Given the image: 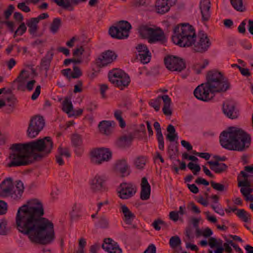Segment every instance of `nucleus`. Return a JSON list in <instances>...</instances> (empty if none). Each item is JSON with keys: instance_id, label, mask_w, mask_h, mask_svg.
<instances>
[{"instance_id": "09e8293b", "label": "nucleus", "mask_w": 253, "mask_h": 253, "mask_svg": "<svg viewBox=\"0 0 253 253\" xmlns=\"http://www.w3.org/2000/svg\"><path fill=\"white\" fill-rule=\"evenodd\" d=\"M7 221L5 218L0 220V235H5L7 234Z\"/></svg>"}, {"instance_id": "c03bdc74", "label": "nucleus", "mask_w": 253, "mask_h": 253, "mask_svg": "<svg viewBox=\"0 0 253 253\" xmlns=\"http://www.w3.org/2000/svg\"><path fill=\"white\" fill-rule=\"evenodd\" d=\"M61 19L58 18H55L53 19V22L51 24L50 31L53 34L56 33L60 27L61 26Z\"/></svg>"}, {"instance_id": "0e129e2a", "label": "nucleus", "mask_w": 253, "mask_h": 253, "mask_svg": "<svg viewBox=\"0 0 253 253\" xmlns=\"http://www.w3.org/2000/svg\"><path fill=\"white\" fill-rule=\"evenodd\" d=\"M206 215V219L210 222L215 223L217 221V219L215 216L210 213L209 211L204 212Z\"/></svg>"}, {"instance_id": "423d86ee", "label": "nucleus", "mask_w": 253, "mask_h": 253, "mask_svg": "<svg viewBox=\"0 0 253 253\" xmlns=\"http://www.w3.org/2000/svg\"><path fill=\"white\" fill-rule=\"evenodd\" d=\"M253 166L245 167L244 170L241 172L238 176V186L241 187V193L246 201H252L253 197L251 193L253 191Z\"/></svg>"}, {"instance_id": "4d7b16f0", "label": "nucleus", "mask_w": 253, "mask_h": 253, "mask_svg": "<svg viewBox=\"0 0 253 253\" xmlns=\"http://www.w3.org/2000/svg\"><path fill=\"white\" fill-rule=\"evenodd\" d=\"M27 30V27L24 23H22L17 29L15 32L14 37L15 38L17 35L22 36L25 33Z\"/></svg>"}, {"instance_id": "680f3d73", "label": "nucleus", "mask_w": 253, "mask_h": 253, "mask_svg": "<svg viewBox=\"0 0 253 253\" xmlns=\"http://www.w3.org/2000/svg\"><path fill=\"white\" fill-rule=\"evenodd\" d=\"M108 224V220L104 216L101 217L99 220L97 225L101 228H106Z\"/></svg>"}, {"instance_id": "3c124183", "label": "nucleus", "mask_w": 253, "mask_h": 253, "mask_svg": "<svg viewBox=\"0 0 253 253\" xmlns=\"http://www.w3.org/2000/svg\"><path fill=\"white\" fill-rule=\"evenodd\" d=\"M60 194V191L56 186H52L50 192V200L54 201L57 199Z\"/></svg>"}, {"instance_id": "e2e57ef3", "label": "nucleus", "mask_w": 253, "mask_h": 253, "mask_svg": "<svg viewBox=\"0 0 253 253\" xmlns=\"http://www.w3.org/2000/svg\"><path fill=\"white\" fill-rule=\"evenodd\" d=\"M200 233L201 235H202L204 237H208L211 236L212 234L213 233H212V231H211V230L210 228L207 227L206 228L201 229L200 231Z\"/></svg>"}, {"instance_id": "69168bd1", "label": "nucleus", "mask_w": 253, "mask_h": 253, "mask_svg": "<svg viewBox=\"0 0 253 253\" xmlns=\"http://www.w3.org/2000/svg\"><path fill=\"white\" fill-rule=\"evenodd\" d=\"M58 152L59 155L62 157L67 158L70 157V153L67 148H59L58 149Z\"/></svg>"}, {"instance_id": "9d476101", "label": "nucleus", "mask_w": 253, "mask_h": 253, "mask_svg": "<svg viewBox=\"0 0 253 253\" xmlns=\"http://www.w3.org/2000/svg\"><path fill=\"white\" fill-rule=\"evenodd\" d=\"M112 156L111 151L109 148L104 147L93 149L89 153L91 162L97 165L110 161Z\"/></svg>"}, {"instance_id": "8fccbe9b", "label": "nucleus", "mask_w": 253, "mask_h": 253, "mask_svg": "<svg viewBox=\"0 0 253 253\" xmlns=\"http://www.w3.org/2000/svg\"><path fill=\"white\" fill-rule=\"evenodd\" d=\"M231 3L233 7L238 11H243L245 9L243 0H231Z\"/></svg>"}, {"instance_id": "5fc2aeb1", "label": "nucleus", "mask_w": 253, "mask_h": 253, "mask_svg": "<svg viewBox=\"0 0 253 253\" xmlns=\"http://www.w3.org/2000/svg\"><path fill=\"white\" fill-rule=\"evenodd\" d=\"M114 116L116 119L119 121L120 126L121 127L126 126V123L122 118V113L120 110H116L114 112Z\"/></svg>"}, {"instance_id": "49530a36", "label": "nucleus", "mask_w": 253, "mask_h": 253, "mask_svg": "<svg viewBox=\"0 0 253 253\" xmlns=\"http://www.w3.org/2000/svg\"><path fill=\"white\" fill-rule=\"evenodd\" d=\"M214 253H233V250L231 246L223 245L220 246L218 249H216Z\"/></svg>"}, {"instance_id": "864d4df0", "label": "nucleus", "mask_w": 253, "mask_h": 253, "mask_svg": "<svg viewBox=\"0 0 253 253\" xmlns=\"http://www.w3.org/2000/svg\"><path fill=\"white\" fill-rule=\"evenodd\" d=\"M187 167L194 175L197 174L201 170V167L199 165L193 162H190L188 164Z\"/></svg>"}, {"instance_id": "f3484780", "label": "nucleus", "mask_w": 253, "mask_h": 253, "mask_svg": "<svg viewBox=\"0 0 253 253\" xmlns=\"http://www.w3.org/2000/svg\"><path fill=\"white\" fill-rule=\"evenodd\" d=\"M117 57L116 53L111 50L102 52L96 59V63L100 67H103L112 63Z\"/></svg>"}, {"instance_id": "79ce46f5", "label": "nucleus", "mask_w": 253, "mask_h": 253, "mask_svg": "<svg viewBox=\"0 0 253 253\" xmlns=\"http://www.w3.org/2000/svg\"><path fill=\"white\" fill-rule=\"evenodd\" d=\"M237 215L245 222H249L251 220V215L243 209L238 210Z\"/></svg>"}, {"instance_id": "5701e85b", "label": "nucleus", "mask_w": 253, "mask_h": 253, "mask_svg": "<svg viewBox=\"0 0 253 253\" xmlns=\"http://www.w3.org/2000/svg\"><path fill=\"white\" fill-rule=\"evenodd\" d=\"M13 181L11 177L4 179L0 184V197H7L9 196L12 188H13Z\"/></svg>"}, {"instance_id": "f704fd0d", "label": "nucleus", "mask_w": 253, "mask_h": 253, "mask_svg": "<svg viewBox=\"0 0 253 253\" xmlns=\"http://www.w3.org/2000/svg\"><path fill=\"white\" fill-rule=\"evenodd\" d=\"M207 163L210 165V169L216 173H219L225 170L226 168V166L224 163H219L213 161H209Z\"/></svg>"}, {"instance_id": "f8f14e48", "label": "nucleus", "mask_w": 253, "mask_h": 253, "mask_svg": "<svg viewBox=\"0 0 253 253\" xmlns=\"http://www.w3.org/2000/svg\"><path fill=\"white\" fill-rule=\"evenodd\" d=\"M73 54L74 56L73 59H67L64 60V64L65 65H68L71 63L81 64L83 62H88L89 61L91 52L90 50L80 46L74 50Z\"/></svg>"}, {"instance_id": "dca6fc26", "label": "nucleus", "mask_w": 253, "mask_h": 253, "mask_svg": "<svg viewBox=\"0 0 253 253\" xmlns=\"http://www.w3.org/2000/svg\"><path fill=\"white\" fill-rule=\"evenodd\" d=\"M62 109L69 117L77 118L81 116L83 112V109L82 108L74 109L71 99L68 98H66L63 101Z\"/></svg>"}, {"instance_id": "6ab92c4d", "label": "nucleus", "mask_w": 253, "mask_h": 253, "mask_svg": "<svg viewBox=\"0 0 253 253\" xmlns=\"http://www.w3.org/2000/svg\"><path fill=\"white\" fill-rule=\"evenodd\" d=\"M137 57L143 64H147L150 61L151 54L146 45L139 44L136 46Z\"/></svg>"}, {"instance_id": "603ef678", "label": "nucleus", "mask_w": 253, "mask_h": 253, "mask_svg": "<svg viewBox=\"0 0 253 253\" xmlns=\"http://www.w3.org/2000/svg\"><path fill=\"white\" fill-rule=\"evenodd\" d=\"M161 99H162V97H158L155 99L150 100L149 104L152 107L154 108L156 111H158L160 108Z\"/></svg>"}, {"instance_id": "c756f323", "label": "nucleus", "mask_w": 253, "mask_h": 253, "mask_svg": "<svg viewBox=\"0 0 253 253\" xmlns=\"http://www.w3.org/2000/svg\"><path fill=\"white\" fill-rule=\"evenodd\" d=\"M24 189L23 183L21 181H17L16 185L15 186L13 185V188L9 196L14 199H19L21 197Z\"/></svg>"}, {"instance_id": "a211bd4d", "label": "nucleus", "mask_w": 253, "mask_h": 253, "mask_svg": "<svg viewBox=\"0 0 253 253\" xmlns=\"http://www.w3.org/2000/svg\"><path fill=\"white\" fill-rule=\"evenodd\" d=\"M107 177L103 174H97L89 180V185L94 191L101 190L105 186Z\"/></svg>"}, {"instance_id": "6e6d98bb", "label": "nucleus", "mask_w": 253, "mask_h": 253, "mask_svg": "<svg viewBox=\"0 0 253 253\" xmlns=\"http://www.w3.org/2000/svg\"><path fill=\"white\" fill-rule=\"evenodd\" d=\"M211 187L215 190L218 191H224L226 190L227 187L219 183H217L214 181H211Z\"/></svg>"}, {"instance_id": "cd10ccee", "label": "nucleus", "mask_w": 253, "mask_h": 253, "mask_svg": "<svg viewBox=\"0 0 253 253\" xmlns=\"http://www.w3.org/2000/svg\"><path fill=\"white\" fill-rule=\"evenodd\" d=\"M211 2L209 0H201L200 3V8L202 14V19L207 21L210 17V9Z\"/></svg>"}, {"instance_id": "9b49d317", "label": "nucleus", "mask_w": 253, "mask_h": 253, "mask_svg": "<svg viewBox=\"0 0 253 253\" xmlns=\"http://www.w3.org/2000/svg\"><path fill=\"white\" fill-rule=\"evenodd\" d=\"M45 125L44 120L42 116L37 115L31 117L27 130V136L33 139L43 129Z\"/></svg>"}, {"instance_id": "412c9836", "label": "nucleus", "mask_w": 253, "mask_h": 253, "mask_svg": "<svg viewBox=\"0 0 253 253\" xmlns=\"http://www.w3.org/2000/svg\"><path fill=\"white\" fill-rule=\"evenodd\" d=\"M175 0H157L155 6V11L160 14H164L169 11Z\"/></svg>"}, {"instance_id": "7ed1b4c3", "label": "nucleus", "mask_w": 253, "mask_h": 253, "mask_svg": "<svg viewBox=\"0 0 253 253\" xmlns=\"http://www.w3.org/2000/svg\"><path fill=\"white\" fill-rule=\"evenodd\" d=\"M230 86L229 83L220 72L211 71L207 74L206 82L198 86L194 94L198 99L208 101L212 98V93L226 91Z\"/></svg>"}, {"instance_id": "bb28decb", "label": "nucleus", "mask_w": 253, "mask_h": 253, "mask_svg": "<svg viewBox=\"0 0 253 253\" xmlns=\"http://www.w3.org/2000/svg\"><path fill=\"white\" fill-rule=\"evenodd\" d=\"M114 126L113 121H102L99 124L98 128L101 133L109 135L112 132Z\"/></svg>"}, {"instance_id": "393cba45", "label": "nucleus", "mask_w": 253, "mask_h": 253, "mask_svg": "<svg viewBox=\"0 0 253 253\" xmlns=\"http://www.w3.org/2000/svg\"><path fill=\"white\" fill-rule=\"evenodd\" d=\"M72 145L74 147L75 152L80 154L84 150V145L82 136L77 133L73 134L71 138Z\"/></svg>"}, {"instance_id": "4c0bfd02", "label": "nucleus", "mask_w": 253, "mask_h": 253, "mask_svg": "<svg viewBox=\"0 0 253 253\" xmlns=\"http://www.w3.org/2000/svg\"><path fill=\"white\" fill-rule=\"evenodd\" d=\"M37 18H31L27 20L26 24L29 27V31L31 34H35L38 30V23Z\"/></svg>"}, {"instance_id": "f03ea898", "label": "nucleus", "mask_w": 253, "mask_h": 253, "mask_svg": "<svg viewBox=\"0 0 253 253\" xmlns=\"http://www.w3.org/2000/svg\"><path fill=\"white\" fill-rule=\"evenodd\" d=\"M45 141H47V136L26 143L13 144L10 148L14 152L10 155L11 161L7 166L11 168L29 165L33 162L32 155L35 160H41L47 153Z\"/></svg>"}, {"instance_id": "774afa93", "label": "nucleus", "mask_w": 253, "mask_h": 253, "mask_svg": "<svg viewBox=\"0 0 253 253\" xmlns=\"http://www.w3.org/2000/svg\"><path fill=\"white\" fill-rule=\"evenodd\" d=\"M17 7L25 12H29L31 10L30 7L24 2L19 3L17 4Z\"/></svg>"}, {"instance_id": "c9c22d12", "label": "nucleus", "mask_w": 253, "mask_h": 253, "mask_svg": "<svg viewBox=\"0 0 253 253\" xmlns=\"http://www.w3.org/2000/svg\"><path fill=\"white\" fill-rule=\"evenodd\" d=\"M209 61L207 59H203L197 62L193 66V70L197 74L201 73L203 70L205 69L209 65Z\"/></svg>"}, {"instance_id": "b1692460", "label": "nucleus", "mask_w": 253, "mask_h": 253, "mask_svg": "<svg viewBox=\"0 0 253 253\" xmlns=\"http://www.w3.org/2000/svg\"><path fill=\"white\" fill-rule=\"evenodd\" d=\"M102 247L104 250L109 253H122V250L118 243L110 238L105 239Z\"/></svg>"}, {"instance_id": "c85d7f7f", "label": "nucleus", "mask_w": 253, "mask_h": 253, "mask_svg": "<svg viewBox=\"0 0 253 253\" xmlns=\"http://www.w3.org/2000/svg\"><path fill=\"white\" fill-rule=\"evenodd\" d=\"M120 210L121 212H122L123 214V219L124 221L126 224H131L135 217L134 214L125 205H121Z\"/></svg>"}, {"instance_id": "ea45409f", "label": "nucleus", "mask_w": 253, "mask_h": 253, "mask_svg": "<svg viewBox=\"0 0 253 253\" xmlns=\"http://www.w3.org/2000/svg\"><path fill=\"white\" fill-rule=\"evenodd\" d=\"M147 162V159L145 157L140 156L136 158L133 161V165L137 169H142Z\"/></svg>"}, {"instance_id": "e433bc0d", "label": "nucleus", "mask_w": 253, "mask_h": 253, "mask_svg": "<svg viewBox=\"0 0 253 253\" xmlns=\"http://www.w3.org/2000/svg\"><path fill=\"white\" fill-rule=\"evenodd\" d=\"M6 102L8 108L6 109V112L8 114L11 113L15 107L18 101L14 95H11L6 98Z\"/></svg>"}, {"instance_id": "f257e3e1", "label": "nucleus", "mask_w": 253, "mask_h": 253, "mask_svg": "<svg viewBox=\"0 0 253 253\" xmlns=\"http://www.w3.org/2000/svg\"><path fill=\"white\" fill-rule=\"evenodd\" d=\"M42 203L38 199H32L20 207L15 217L17 230L28 236L35 244L44 245L47 241V219Z\"/></svg>"}, {"instance_id": "2f4dec72", "label": "nucleus", "mask_w": 253, "mask_h": 253, "mask_svg": "<svg viewBox=\"0 0 253 253\" xmlns=\"http://www.w3.org/2000/svg\"><path fill=\"white\" fill-rule=\"evenodd\" d=\"M82 206L80 203H74L71 207L69 211V215L72 220L78 219L80 216V212Z\"/></svg>"}, {"instance_id": "7c9ffc66", "label": "nucleus", "mask_w": 253, "mask_h": 253, "mask_svg": "<svg viewBox=\"0 0 253 253\" xmlns=\"http://www.w3.org/2000/svg\"><path fill=\"white\" fill-rule=\"evenodd\" d=\"M62 74L68 78H77L82 75V72L79 67L74 66L73 70L70 69L63 70Z\"/></svg>"}, {"instance_id": "a878e982", "label": "nucleus", "mask_w": 253, "mask_h": 253, "mask_svg": "<svg viewBox=\"0 0 253 253\" xmlns=\"http://www.w3.org/2000/svg\"><path fill=\"white\" fill-rule=\"evenodd\" d=\"M140 198L142 200H147L150 198L151 186L145 177H143L140 184Z\"/></svg>"}, {"instance_id": "2eb2a0df", "label": "nucleus", "mask_w": 253, "mask_h": 253, "mask_svg": "<svg viewBox=\"0 0 253 253\" xmlns=\"http://www.w3.org/2000/svg\"><path fill=\"white\" fill-rule=\"evenodd\" d=\"M211 45V41L205 34H199L195 43L193 44L195 50L201 52L207 51Z\"/></svg>"}, {"instance_id": "37998d69", "label": "nucleus", "mask_w": 253, "mask_h": 253, "mask_svg": "<svg viewBox=\"0 0 253 253\" xmlns=\"http://www.w3.org/2000/svg\"><path fill=\"white\" fill-rule=\"evenodd\" d=\"M168 134L167 136V138L170 141H174L175 140L177 135L175 133V130L174 126L172 125H169L167 128Z\"/></svg>"}, {"instance_id": "4468645a", "label": "nucleus", "mask_w": 253, "mask_h": 253, "mask_svg": "<svg viewBox=\"0 0 253 253\" xmlns=\"http://www.w3.org/2000/svg\"><path fill=\"white\" fill-rule=\"evenodd\" d=\"M136 192L135 186L130 183H123L117 189L119 197L123 200H126L133 196Z\"/></svg>"}, {"instance_id": "4be33fe9", "label": "nucleus", "mask_w": 253, "mask_h": 253, "mask_svg": "<svg viewBox=\"0 0 253 253\" xmlns=\"http://www.w3.org/2000/svg\"><path fill=\"white\" fill-rule=\"evenodd\" d=\"M115 169L123 177L128 176L130 173V167L126 159L118 160L115 164Z\"/></svg>"}, {"instance_id": "052dcab7", "label": "nucleus", "mask_w": 253, "mask_h": 253, "mask_svg": "<svg viewBox=\"0 0 253 253\" xmlns=\"http://www.w3.org/2000/svg\"><path fill=\"white\" fill-rule=\"evenodd\" d=\"M7 209V204L4 201L0 200V215L6 214Z\"/></svg>"}, {"instance_id": "0eeeda50", "label": "nucleus", "mask_w": 253, "mask_h": 253, "mask_svg": "<svg viewBox=\"0 0 253 253\" xmlns=\"http://www.w3.org/2000/svg\"><path fill=\"white\" fill-rule=\"evenodd\" d=\"M140 36L148 40L150 43H163L167 41L163 30L155 25H144L139 28Z\"/></svg>"}, {"instance_id": "39448f33", "label": "nucleus", "mask_w": 253, "mask_h": 253, "mask_svg": "<svg viewBox=\"0 0 253 253\" xmlns=\"http://www.w3.org/2000/svg\"><path fill=\"white\" fill-rule=\"evenodd\" d=\"M171 39L180 47L191 46L196 40L195 29L189 24L178 25L173 28Z\"/></svg>"}, {"instance_id": "a18cd8bd", "label": "nucleus", "mask_w": 253, "mask_h": 253, "mask_svg": "<svg viewBox=\"0 0 253 253\" xmlns=\"http://www.w3.org/2000/svg\"><path fill=\"white\" fill-rule=\"evenodd\" d=\"M55 239L53 224L48 221V244L52 243Z\"/></svg>"}, {"instance_id": "20e7f679", "label": "nucleus", "mask_w": 253, "mask_h": 253, "mask_svg": "<svg viewBox=\"0 0 253 253\" xmlns=\"http://www.w3.org/2000/svg\"><path fill=\"white\" fill-rule=\"evenodd\" d=\"M221 146L227 150L243 151L248 148L251 142L250 136L239 127H230L219 136Z\"/></svg>"}, {"instance_id": "6e6552de", "label": "nucleus", "mask_w": 253, "mask_h": 253, "mask_svg": "<svg viewBox=\"0 0 253 253\" xmlns=\"http://www.w3.org/2000/svg\"><path fill=\"white\" fill-rule=\"evenodd\" d=\"M109 81L115 86L122 89L127 86L130 82L128 76L123 70L114 69L108 74Z\"/></svg>"}, {"instance_id": "58836bf2", "label": "nucleus", "mask_w": 253, "mask_h": 253, "mask_svg": "<svg viewBox=\"0 0 253 253\" xmlns=\"http://www.w3.org/2000/svg\"><path fill=\"white\" fill-rule=\"evenodd\" d=\"M26 72H27L26 70H22L16 79V81L19 83V84L17 85L18 90L24 91L26 89V86L23 84V83L28 78V76H27L25 77H24L23 76V74Z\"/></svg>"}, {"instance_id": "ddd939ff", "label": "nucleus", "mask_w": 253, "mask_h": 253, "mask_svg": "<svg viewBox=\"0 0 253 253\" xmlns=\"http://www.w3.org/2000/svg\"><path fill=\"white\" fill-rule=\"evenodd\" d=\"M165 64L168 69L171 71L180 72L185 68L183 60L177 56H168L165 59Z\"/></svg>"}, {"instance_id": "bf43d9fd", "label": "nucleus", "mask_w": 253, "mask_h": 253, "mask_svg": "<svg viewBox=\"0 0 253 253\" xmlns=\"http://www.w3.org/2000/svg\"><path fill=\"white\" fill-rule=\"evenodd\" d=\"M165 225V222L160 219L155 220L153 223V226L156 230H160L162 227Z\"/></svg>"}, {"instance_id": "1a4fd4ad", "label": "nucleus", "mask_w": 253, "mask_h": 253, "mask_svg": "<svg viewBox=\"0 0 253 253\" xmlns=\"http://www.w3.org/2000/svg\"><path fill=\"white\" fill-rule=\"evenodd\" d=\"M131 28V25L128 22L122 21L116 26L110 27L109 34L113 38L119 40L125 39L128 37Z\"/></svg>"}, {"instance_id": "aec40b11", "label": "nucleus", "mask_w": 253, "mask_h": 253, "mask_svg": "<svg viewBox=\"0 0 253 253\" xmlns=\"http://www.w3.org/2000/svg\"><path fill=\"white\" fill-rule=\"evenodd\" d=\"M223 112L229 118L234 119L238 118L239 113L236 108V103L232 101H226L223 105Z\"/></svg>"}, {"instance_id": "13d9d810", "label": "nucleus", "mask_w": 253, "mask_h": 253, "mask_svg": "<svg viewBox=\"0 0 253 253\" xmlns=\"http://www.w3.org/2000/svg\"><path fill=\"white\" fill-rule=\"evenodd\" d=\"M15 9V7L13 5L10 4L8 5L7 9L4 11V16L5 19L8 20L10 17Z\"/></svg>"}, {"instance_id": "473e14b6", "label": "nucleus", "mask_w": 253, "mask_h": 253, "mask_svg": "<svg viewBox=\"0 0 253 253\" xmlns=\"http://www.w3.org/2000/svg\"><path fill=\"white\" fill-rule=\"evenodd\" d=\"M162 99L164 103V106L163 108L164 114L167 116H170L171 114V110L170 108L171 103V99L167 95L162 96Z\"/></svg>"}, {"instance_id": "a19ab883", "label": "nucleus", "mask_w": 253, "mask_h": 253, "mask_svg": "<svg viewBox=\"0 0 253 253\" xmlns=\"http://www.w3.org/2000/svg\"><path fill=\"white\" fill-rule=\"evenodd\" d=\"M181 243L180 239L177 236L172 237L169 240V245L170 247L177 251L181 250L180 247Z\"/></svg>"}, {"instance_id": "de8ad7c7", "label": "nucleus", "mask_w": 253, "mask_h": 253, "mask_svg": "<svg viewBox=\"0 0 253 253\" xmlns=\"http://www.w3.org/2000/svg\"><path fill=\"white\" fill-rule=\"evenodd\" d=\"M209 245L211 248L218 249L222 245V242L221 240H217L214 238H211L209 241Z\"/></svg>"}, {"instance_id": "72a5a7b5", "label": "nucleus", "mask_w": 253, "mask_h": 253, "mask_svg": "<svg viewBox=\"0 0 253 253\" xmlns=\"http://www.w3.org/2000/svg\"><path fill=\"white\" fill-rule=\"evenodd\" d=\"M185 213V208L183 206H180L179 208L178 211H172L169 212V218L176 222L178 220H181L182 216Z\"/></svg>"}, {"instance_id": "338daca9", "label": "nucleus", "mask_w": 253, "mask_h": 253, "mask_svg": "<svg viewBox=\"0 0 253 253\" xmlns=\"http://www.w3.org/2000/svg\"><path fill=\"white\" fill-rule=\"evenodd\" d=\"M211 208L215 212L219 214V215L221 216H223L224 215V210L219 205H212Z\"/></svg>"}]
</instances>
